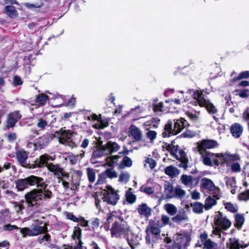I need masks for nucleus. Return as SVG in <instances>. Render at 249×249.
Masks as SVG:
<instances>
[{
  "instance_id": "f257e3e1",
  "label": "nucleus",
  "mask_w": 249,
  "mask_h": 249,
  "mask_svg": "<svg viewBox=\"0 0 249 249\" xmlns=\"http://www.w3.org/2000/svg\"><path fill=\"white\" fill-rule=\"evenodd\" d=\"M54 160V157H51L48 154L42 155L39 157V159L36 160V166L33 165V168L36 167L41 168L45 165L48 170L57 177L58 183L62 184L65 192H67L69 189L72 192H74L79 186L78 181L74 180L72 178L70 181L66 180V178H68L69 174L65 171L64 168L60 164L48 163L49 160L53 161Z\"/></svg>"
},
{
  "instance_id": "f03ea898",
  "label": "nucleus",
  "mask_w": 249,
  "mask_h": 249,
  "mask_svg": "<svg viewBox=\"0 0 249 249\" xmlns=\"http://www.w3.org/2000/svg\"><path fill=\"white\" fill-rule=\"evenodd\" d=\"M42 189H34L25 196L28 207L33 208L32 210L37 209L42 200H49L53 196L51 191L45 188L43 189L44 191Z\"/></svg>"
},
{
  "instance_id": "7ed1b4c3",
  "label": "nucleus",
  "mask_w": 249,
  "mask_h": 249,
  "mask_svg": "<svg viewBox=\"0 0 249 249\" xmlns=\"http://www.w3.org/2000/svg\"><path fill=\"white\" fill-rule=\"evenodd\" d=\"M174 126H173V122L171 120H169L165 124L164 128V132L162 135L163 137H168L171 135H174L179 133L186 126L189 124L186 120L181 118L180 119H175L173 120Z\"/></svg>"
},
{
  "instance_id": "20e7f679",
  "label": "nucleus",
  "mask_w": 249,
  "mask_h": 249,
  "mask_svg": "<svg viewBox=\"0 0 249 249\" xmlns=\"http://www.w3.org/2000/svg\"><path fill=\"white\" fill-rule=\"evenodd\" d=\"M131 228L128 223L123 218L119 217V220H116L112 224L110 229L111 236L115 238H125L131 232Z\"/></svg>"
},
{
  "instance_id": "39448f33",
  "label": "nucleus",
  "mask_w": 249,
  "mask_h": 249,
  "mask_svg": "<svg viewBox=\"0 0 249 249\" xmlns=\"http://www.w3.org/2000/svg\"><path fill=\"white\" fill-rule=\"evenodd\" d=\"M16 187L19 191H22L27 188L29 185H36L37 187L41 189L46 188L47 186L42 178L35 176H30L24 179H18L16 183Z\"/></svg>"
},
{
  "instance_id": "423d86ee",
  "label": "nucleus",
  "mask_w": 249,
  "mask_h": 249,
  "mask_svg": "<svg viewBox=\"0 0 249 249\" xmlns=\"http://www.w3.org/2000/svg\"><path fill=\"white\" fill-rule=\"evenodd\" d=\"M166 148L179 160L177 165L186 170L188 167V159L185 152L182 149L178 150V146L173 143L166 145Z\"/></svg>"
},
{
  "instance_id": "0eeeda50",
  "label": "nucleus",
  "mask_w": 249,
  "mask_h": 249,
  "mask_svg": "<svg viewBox=\"0 0 249 249\" xmlns=\"http://www.w3.org/2000/svg\"><path fill=\"white\" fill-rule=\"evenodd\" d=\"M160 227H159L157 223L150 221L146 229V235L145 240L146 243L150 244L156 242L160 238Z\"/></svg>"
},
{
  "instance_id": "6e6552de",
  "label": "nucleus",
  "mask_w": 249,
  "mask_h": 249,
  "mask_svg": "<svg viewBox=\"0 0 249 249\" xmlns=\"http://www.w3.org/2000/svg\"><path fill=\"white\" fill-rule=\"evenodd\" d=\"M213 221L217 228L213 232L217 235L220 234L222 230H227L231 224V222L219 211L215 213Z\"/></svg>"
},
{
  "instance_id": "1a4fd4ad",
  "label": "nucleus",
  "mask_w": 249,
  "mask_h": 249,
  "mask_svg": "<svg viewBox=\"0 0 249 249\" xmlns=\"http://www.w3.org/2000/svg\"><path fill=\"white\" fill-rule=\"evenodd\" d=\"M101 194L103 195V202L108 204L115 205L119 199V196L111 186L106 185L104 189H102Z\"/></svg>"
},
{
  "instance_id": "9d476101",
  "label": "nucleus",
  "mask_w": 249,
  "mask_h": 249,
  "mask_svg": "<svg viewBox=\"0 0 249 249\" xmlns=\"http://www.w3.org/2000/svg\"><path fill=\"white\" fill-rule=\"evenodd\" d=\"M19 229L23 238L27 236H37L42 233H45L48 230L46 226H40L37 225H33L32 228L25 227L19 228Z\"/></svg>"
},
{
  "instance_id": "9b49d317",
  "label": "nucleus",
  "mask_w": 249,
  "mask_h": 249,
  "mask_svg": "<svg viewBox=\"0 0 249 249\" xmlns=\"http://www.w3.org/2000/svg\"><path fill=\"white\" fill-rule=\"evenodd\" d=\"M190 241V235L188 233H178L174 247L171 248L167 246V249H185L189 245Z\"/></svg>"
},
{
  "instance_id": "f8f14e48",
  "label": "nucleus",
  "mask_w": 249,
  "mask_h": 249,
  "mask_svg": "<svg viewBox=\"0 0 249 249\" xmlns=\"http://www.w3.org/2000/svg\"><path fill=\"white\" fill-rule=\"evenodd\" d=\"M203 193L205 191L216 199H219L221 197V193L219 188L216 187L213 182L210 179L203 178Z\"/></svg>"
},
{
  "instance_id": "ddd939ff",
  "label": "nucleus",
  "mask_w": 249,
  "mask_h": 249,
  "mask_svg": "<svg viewBox=\"0 0 249 249\" xmlns=\"http://www.w3.org/2000/svg\"><path fill=\"white\" fill-rule=\"evenodd\" d=\"M60 143L67 145L71 148L75 147L77 143L74 141V133L70 132L69 130H64L62 131L61 136L59 138Z\"/></svg>"
},
{
  "instance_id": "4468645a",
  "label": "nucleus",
  "mask_w": 249,
  "mask_h": 249,
  "mask_svg": "<svg viewBox=\"0 0 249 249\" xmlns=\"http://www.w3.org/2000/svg\"><path fill=\"white\" fill-rule=\"evenodd\" d=\"M16 154L18 161L23 167L28 168H34L33 165H34V164L31 165L26 163V160L28 157V153L24 149H18L16 151ZM35 166H36V164Z\"/></svg>"
},
{
  "instance_id": "2eb2a0df",
  "label": "nucleus",
  "mask_w": 249,
  "mask_h": 249,
  "mask_svg": "<svg viewBox=\"0 0 249 249\" xmlns=\"http://www.w3.org/2000/svg\"><path fill=\"white\" fill-rule=\"evenodd\" d=\"M140 119H144L142 123V126L146 130H150L152 127L157 128L160 120L157 118L151 117H143Z\"/></svg>"
},
{
  "instance_id": "dca6fc26",
  "label": "nucleus",
  "mask_w": 249,
  "mask_h": 249,
  "mask_svg": "<svg viewBox=\"0 0 249 249\" xmlns=\"http://www.w3.org/2000/svg\"><path fill=\"white\" fill-rule=\"evenodd\" d=\"M180 180L185 186L192 188L198 185L199 178H193L191 176L183 175L180 177Z\"/></svg>"
},
{
  "instance_id": "f3484780",
  "label": "nucleus",
  "mask_w": 249,
  "mask_h": 249,
  "mask_svg": "<svg viewBox=\"0 0 249 249\" xmlns=\"http://www.w3.org/2000/svg\"><path fill=\"white\" fill-rule=\"evenodd\" d=\"M203 107L205 108L208 113L213 115V119L217 122L218 121V118L214 115L217 113L218 110L215 106L209 100L206 99L203 96Z\"/></svg>"
},
{
  "instance_id": "a211bd4d",
  "label": "nucleus",
  "mask_w": 249,
  "mask_h": 249,
  "mask_svg": "<svg viewBox=\"0 0 249 249\" xmlns=\"http://www.w3.org/2000/svg\"><path fill=\"white\" fill-rule=\"evenodd\" d=\"M187 94H193V100L191 101V103L197 106L199 105L200 107H202V92L201 91L194 90L193 89H189L187 92Z\"/></svg>"
},
{
  "instance_id": "6ab92c4d",
  "label": "nucleus",
  "mask_w": 249,
  "mask_h": 249,
  "mask_svg": "<svg viewBox=\"0 0 249 249\" xmlns=\"http://www.w3.org/2000/svg\"><path fill=\"white\" fill-rule=\"evenodd\" d=\"M53 138V136L51 134H44L37 139L35 145L40 149L43 148L49 144Z\"/></svg>"
},
{
  "instance_id": "aec40b11",
  "label": "nucleus",
  "mask_w": 249,
  "mask_h": 249,
  "mask_svg": "<svg viewBox=\"0 0 249 249\" xmlns=\"http://www.w3.org/2000/svg\"><path fill=\"white\" fill-rule=\"evenodd\" d=\"M132 249H134L136 246L139 244L140 237L135 233H134L131 229V232L125 237Z\"/></svg>"
},
{
  "instance_id": "412c9836",
  "label": "nucleus",
  "mask_w": 249,
  "mask_h": 249,
  "mask_svg": "<svg viewBox=\"0 0 249 249\" xmlns=\"http://www.w3.org/2000/svg\"><path fill=\"white\" fill-rule=\"evenodd\" d=\"M172 220L176 223L180 224L188 221L189 217L186 212L184 210H181L178 211L176 216L172 217Z\"/></svg>"
},
{
  "instance_id": "4be33fe9",
  "label": "nucleus",
  "mask_w": 249,
  "mask_h": 249,
  "mask_svg": "<svg viewBox=\"0 0 249 249\" xmlns=\"http://www.w3.org/2000/svg\"><path fill=\"white\" fill-rule=\"evenodd\" d=\"M216 158V155L214 153L208 151L203 152V164L207 166H213Z\"/></svg>"
},
{
  "instance_id": "5701e85b",
  "label": "nucleus",
  "mask_w": 249,
  "mask_h": 249,
  "mask_svg": "<svg viewBox=\"0 0 249 249\" xmlns=\"http://www.w3.org/2000/svg\"><path fill=\"white\" fill-rule=\"evenodd\" d=\"M53 122V121H50L48 116H43L37 119L36 126L39 131L44 130L46 127L49 126Z\"/></svg>"
},
{
  "instance_id": "b1692460",
  "label": "nucleus",
  "mask_w": 249,
  "mask_h": 249,
  "mask_svg": "<svg viewBox=\"0 0 249 249\" xmlns=\"http://www.w3.org/2000/svg\"><path fill=\"white\" fill-rule=\"evenodd\" d=\"M21 117V115L18 111L11 113L8 116L7 127L10 128L14 126L16 123L20 119Z\"/></svg>"
},
{
  "instance_id": "393cba45",
  "label": "nucleus",
  "mask_w": 249,
  "mask_h": 249,
  "mask_svg": "<svg viewBox=\"0 0 249 249\" xmlns=\"http://www.w3.org/2000/svg\"><path fill=\"white\" fill-rule=\"evenodd\" d=\"M203 249H218V244L208 238L206 233L203 232Z\"/></svg>"
},
{
  "instance_id": "a878e982",
  "label": "nucleus",
  "mask_w": 249,
  "mask_h": 249,
  "mask_svg": "<svg viewBox=\"0 0 249 249\" xmlns=\"http://www.w3.org/2000/svg\"><path fill=\"white\" fill-rule=\"evenodd\" d=\"M243 131V126L238 123L233 124L230 128V131L232 136L235 138L240 137Z\"/></svg>"
},
{
  "instance_id": "bb28decb",
  "label": "nucleus",
  "mask_w": 249,
  "mask_h": 249,
  "mask_svg": "<svg viewBox=\"0 0 249 249\" xmlns=\"http://www.w3.org/2000/svg\"><path fill=\"white\" fill-rule=\"evenodd\" d=\"M81 229L78 227H74L73 228V233L71 235L72 238L74 239H77L78 240V244L73 248V249H82V244L81 241Z\"/></svg>"
},
{
  "instance_id": "cd10ccee",
  "label": "nucleus",
  "mask_w": 249,
  "mask_h": 249,
  "mask_svg": "<svg viewBox=\"0 0 249 249\" xmlns=\"http://www.w3.org/2000/svg\"><path fill=\"white\" fill-rule=\"evenodd\" d=\"M129 132L132 137L136 141L142 140V134L141 130L134 124H131L129 127Z\"/></svg>"
},
{
  "instance_id": "c85d7f7f",
  "label": "nucleus",
  "mask_w": 249,
  "mask_h": 249,
  "mask_svg": "<svg viewBox=\"0 0 249 249\" xmlns=\"http://www.w3.org/2000/svg\"><path fill=\"white\" fill-rule=\"evenodd\" d=\"M218 143L217 141L214 140L203 139V152L207 151V149H213L217 147Z\"/></svg>"
},
{
  "instance_id": "c756f323",
  "label": "nucleus",
  "mask_w": 249,
  "mask_h": 249,
  "mask_svg": "<svg viewBox=\"0 0 249 249\" xmlns=\"http://www.w3.org/2000/svg\"><path fill=\"white\" fill-rule=\"evenodd\" d=\"M107 151L108 154L111 153L117 152L120 148V146L115 142L109 141L105 144Z\"/></svg>"
},
{
  "instance_id": "7c9ffc66",
  "label": "nucleus",
  "mask_w": 249,
  "mask_h": 249,
  "mask_svg": "<svg viewBox=\"0 0 249 249\" xmlns=\"http://www.w3.org/2000/svg\"><path fill=\"white\" fill-rule=\"evenodd\" d=\"M146 132L145 133V138L148 140L149 143L153 144L157 138V132L151 129L146 130Z\"/></svg>"
},
{
  "instance_id": "2f4dec72",
  "label": "nucleus",
  "mask_w": 249,
  "mask_h": 249,
  "mask_svg": "<svg viewBox=\"0 0 249 249\" xmlns=\"http://www.w3.org/2000/svg\"><path fill=\"white\" fill-rule=\"evenodd\" d=\"M216 197H213L212 195L209 196L205 201V205H203V208H204L206 210H209L212 207V206L216 204Z\"/></svg>"
},
{
  "instance_id": "473e14b6",
  "label": "nucleus",
  "mask_w": 249,
  "mask_h": 249,
  "mask_svg": "<svg viewBox=\"0 0 249 249\" xmlns=\"http://www.w3.org/2000/svg\"><path fill=\"white\" fill-rule=\"evenodd\" d=\"M138 211L141 215L145 217H148L151 215V209L147 207L146 204H142L140 205Z\"/></svg>"
},
{
  "instance_id": "72a5a7b5",
  "label": "nucleus",
  "mask_w": 249,
  "mask_h": 249,
  "mask_svg": "<svg viewBox=\"0 0 249 249\" xmlns=\"http://www.w3.org/2000/svg\"><path fill=\"white\" fill-rule=\"evenodd\" d=\"M165 173L171 178H174L179 174V170L173 166H169L165 168Z\"/></svg>"
},
{
  "instance_id": "f704fd0d",
  "label": "nucleus",
  "mask_w": 249,
  "mask_h": 249,
  "mask_svg": "<svg viewBox=\"0 0 249 249\" xmlns=\"http://www.w3.org/2000/svg\"><path fill=\"white\" fill-rule=\"evenodd\" d=\"M164 194L168 198H172L175 197V189L174 190L172 185L169 184L164 185Z\"/></svg>"
},
{
  "instance_id": "c9c22d12",
  "label": "nucleus",
  "mask_w": 249,
  "mask_h": 249,
  "mask_svg": "<svg viewBox=\"0 0 249 249\" xmlns=\"http://www.w3.org/2000/svg\"><path fill=\"white\" fill-rule=\"evenodd\" d=\"M244 217L243 215L238 213L235 215V223L234 225L237 229L240 230L244 222Z\"/></svg>"
},
{
  "instance_id": "e433bc0d",
  "label": "nucleus",
  "mask_w": 249,
  "mask_h": 249,
  "mask_svg": "<svg viewBox=\"0 0 249 249\" xmlns=\"http://www.w3.org/2000/svg\"><path fill=\"white\" fill-rule=\"evenodd\" d=\"M107 149L105 145L101 146L97 149L93 154V156L95 158L101 157L105 155L108 154Z\"/></svg>"
},
{
  "instance_id": "4c0bfd02",
  "label": "nucleus",
  "mask_w": 249,
  "mask_h": 249,
  "mask_svg": "<svg viewBox=\"0 0 249 249\" xmlns=\"http://www.w3.org/2000/svg\"><path fill=\"white\" fill-rule=\"evenodd\" d=\"M164 208L167 213L170 215H174L177 213V208L172 204H166L164 206Z\"/></svg>"
},
{
  "instance_id": "58836bf2",
  "label": "nucleus",
  "mask_w": 249,
  "mask_h": 249,
  "mask_svg": "<svg viewBox=\"0 0 249 249\" xmlns=\"http://www.w3.org/2000/svg\"><path fill=\"white\" fill-rule=\"evenodd\" d=\"M49 99V98L47 95L41 93L36 96V102L40 106H43L45 105Z\"/></svg>"
},
{
  "instance_id": "ea45409f",
  "label": "nucleus",
  "mask_w": 249,
  "mask_h": 249,
  "mask_svg": "<svg viewBox=\"0 0 249 249\" xmlns=\"http://www.w3.org/2000/svg\"><path fill=\"white\" fill-rule=\"evenodd\" d=\"M86 170L89 181L90 183L94 182L95 180V172L94 169L88 167L87 168Z\"/></svg>"
},
{
  "instance_id": "a19ab883",
  "label": "nucleus",
  "mask_w": 249,
  "mask_h": 249,
  "mask_svg": "<svg viewBox=\"0 0 249 249\" xmlns=\"http://www.w3.org/2000/svg\"><path fill=\"white\" fill-rule=\"evenodd\" d=\"M5 13L11 17H15L17 16V12L13 6H7L5 8Z\"/></svg>"
},
{
  "instance_id": "79ce46f5",
  "label": "nucleus",
  "mask_w": 249,
  "mask_h": 249,
  "mask_svg": "<svg viewBox=\"0 0 249 249\" xmlns=\"http://www.w3.org/2000/svg\"><path fill=\"white\" fill-rule=\"evenodd\" d=\"M169 222V217L165 215H162L161 216V218L158 220L156 223H157V225L159 227L161 228L168 224Z\"/></svg>"
},
{
  "instance_id": "37998d69",
  "label": "nucleus",
  "mask_w": 249,
  "mask_h": 249,
  "mask_svg": "<svg viewBox=\"0 0 249 249\" xmlns=\"http://www.w3.org/2000/svg\"><path fill=\"white\" fill-rule=\"evenodd\" d=\"M216 158H215L214 163L215 165L224 164L226 161V158L222 154H215Z\"/></svg>"
},
{
  "instance_id": "c03bdc74",
  "label": "nucleus",
  "mask_w": 249,
  "mask_h": 249,
  "mask_svg": "<svg viewBox=\"0 0 249 249\" xmlns=\"http://www.w3.org/2000/svg\"><path fill=\"white\" fill-rule=\"evenodd\" d=\"M188 118L192 121H196L200 117V112L195 111V113L187 111L185 113Z\"/></svg>"
},
{
  "instance_id": "a18cd8bd",
  "label": "nucleus",
  "mask_w": 249,
  "mask_h": 249,
  "mask_svg": "<svg viewBox=\"0 0 249 249\" xmlns=\"http://www.w3.org/2000/svg\"><path fill=\"white\" fill-rule=\"evenodd\" d=\"M130 175L128 172H123L119 177V181L126 183L128 181Z\"/></svg>"
},
{
  "instance_id": "49530a36",
  "label": "nucleus",
  "mask_w": 249,
  "mask_h": 249,
  "mask_svg": "<svg viewBox=\"0 0 249 249\" xmlns=\"http://www.w3.org/2000/svg\"><path fill=\"white\" fill-rule=\"evenodd\" d=\"M119 158L118 156H109L106 158L107 162L109 166H113L117 162Z\"/></svg>"
},
{
  "instance_id": "de8ad7c7",
  "label": "nucleus",
  "mask_w": 249,
  "mask_h": 249,
  "mask_svg": "<svg viewBox=\"0 0 249 249\" xmlns=\"http://www.w3.org/2000/svg\"><path fill=\"white\" fill-rule=\"evenodd\" d=\"M193 150L195 152L199 153L202 157V141L196 143L193 147Z\"/></svg>"
},
{
  "instance_id": "09e8293b",
  "label": "nucleus",
  "mask_w": 249,
  "mask_h": 249,
  "mask_svg": "<svg viewBox=\"0 0 249 249\" xmlns=\"http://www.w3.org/2000/svg\"><path fill=\"white\" fill-rule=\"evenodd\" d=\"M104 173L106 174V178H113L117 177V173L112 168L107 169Z\"/></svg>"
},
{
  "instance_id": "8fccbe9b",
  "label": "nucleus",
  "mask_w": 249,
  "mask_h": 249,
  "mask_svg": "<svg viewBox=\"0 0 249 249\" xmlns=\"http://www.w3.org/2000/svg\"><path fill=\"white\" fill-rule=\"evenodd\" d=\"M191 207L195 213H200L202 212V204L200 202H195L191 204Z\"/></svg>"
},
{
  "instance_id": "3c124183",
  "label": "nucleus",
  "mask_w": 249,
  "mask_h": 249,
  "mask_svg": "<svg viewBox=\"0 0 249 249\" xmlns=\"http://www.w3.org/2000/svg\"><path fill=\"white\" fill-rule=\"evenodd\" d=\"M131 189L130 188L129 191L126 193V200L130 203H134L136 200V196L130 192Z\"/></svg>"
},
{
  "instance_id": "603ef678",
  "label": "nucleus",
  "mask_w": 249,
  "mask_h": 249,
  "mask_svg": "<svg viewBox=\"0 0 249 249\" xmlns=\"http://www.w3.org/2000/svg\"><path fill=\"white\" fill-rule=\"evenodd\" d=\"M38 241L40 244H45L47 242H51V236L48 234H45L42 236H39L38 238Z\"/></svg>"
},
{
  "instance_id": "864d4df0",
  "label": "nucleus",
  "mask_w": 249,
  "mask_h": 249,
  "mask_svg": "<svg viewBox=\"0 0 249 249\" xmlns=\"http://www.w3.org/2000/svg\"><path fill=\"white\" fill-rule=\"evenodd\" d=\"M119 217L120 216L117 215V213L116 212H112L111 213L108 214L107 217V220L110 222L112 220H119Z\"/></svg>"
},
{
  "instance_id": "5fc2aeb1",
  "label": "nucleus",
  "mask_w": 249,
  "mask_h": 249,
  "mask_svg": "<svg viewBox=\"0 0 249 249\" xmlns=\"http://www.w3.org/2000/svg\"><path fill=\"white\" fill-rule=\"evenodd\" d=\"M226 185L228 187H231V188H236V180L233 177L232 178H226Z\"/></svg>"
},
{
  "instance_id": "6e6d98bb",
  "label": "nucleus",
  "mask_w": 249,
  "mask_h": 249,
  "mask_svg": "<svg viewBox=\"0 0 249 249\" xmlns=\"http://www.w3.org/2000/svg\"><path fill=\"white\" fill-rule=\"evenodd\" d=\"M43 3L41 2L36 3L34 4H31V3H24V5L26 7H27L29 9H32L33 8H39L43 6Z\"/></svg>"
},
{
  "instance_id": "4d7b16f0",
  "label": "nucleus",
  "mask_w": 249,
  "mask_h": 249,
  "mask_svg": "<svg viewBox=\"0 0 249 249\" xmlns=\"http://www.w3.org/2000/svg\"><path fill=\"white\" fill-rule=\"evenodd\" d=\"M249 77V71H245L240 73L238 76L233 79V81L239 80L242 79H247Z\"/></svg>"
},
{
  "instance_id": "13d9d810",
  "label": "nucleus",
  "mask_w": 249,
  "mask_h": 249,
  "mask_svg": "<svg viewBox=\"0 0 249 249\" xmlns=\"http://www.w3.org/2000/svg\"><path fill=\"white\" fill-rule=\"evenodd\" d=\"M153 110L155 112L158 113L162 111L163 107V103L162 102H159L158 104H154L153 105Z\"/></svg>"
},
{
  "instance_id": "bf43d9fd",
  "label": "nucleus",
  "mask_w": 249,
  "mask_h": 249,
  "mask_svg": "<svg viewBox=\"0 0 249 249\" xmlns=\"http://www.w3.org/2000/svg\"><path fill=\"white\" fill-rule=\"evenodd\" d=\"M186 192L184 190L178 187L175 188V197L182 198L185 196Z\"/></svg>"
},
{
  "instance_id": "052dcab7",
  "label": "nucleus",
  "mask_w": 249,
  "mask_h": 249,
  "mask_svg": "<svg viewBox=\"0 0 249 249\" xmlns=\"http://www.w3.org/2000/svg\"><path fill=\"white\" fill-rule=\"evenodd\" d=\"M121 164L124 166L130 167L132 164V161L129 157L125 156L124 157Z\"/></svg>"
},
{
  "instance_id": "680f3d73",
  "label": "nucleus",
  "mask_w": 249,
  "mask_h": 249,
  "mask_svg": "<svg viewBox=\"0 0 249 249\" xmlns=\"http://www.w3.org/2000/svg\"><path fill=\"white\" fill-rule=\"evenodd\" d=\"M238 198L240 200H248L249 199V190L246 191L238 195Z\"/></svg>"
},
{
  "instance_id": "e2e57ef3",
  "label": "nucleus",
  "mask_w": 249,
  "mask_h": 249,
  "mask_svg": "<svg viewBox=\"0 0 249 249\" xmlns=\"http://www.w3.org/2000/svg\"><path fill=\"white\" fill-rule=\"evenodd\" d=\"M225 208L229 211L235 213L237 212V209L235 208L231 202H227L225 204Z\"/></svg>"
},
{
  "instance_id": "0e129e2a",
  "label": "nucleus",
  "mask_w": 249,
  "mask_h": 249,
  "mask_svg": "<svg viewBox=\"0 0 249 249\" xmlns=\"http://www.w3.org/2000/svg\"><path fill=\"white\" fill-rule=\"evenodd\" d=\"M231 168L233 172H240L241 167L239 163L238 162H233L231 165Z\"/></svg>"
},
{
  "instance_id": "69168bd1",
  "label": "nucleus",
  "mask_w": 249,
  "mask_h": 249,
  "mask_svg": "<svg viewBox=\"0 0 249 249\" xmlns=\"http://www.w3.org/2000/svg\"><path fill=\"white\" fill-rule=\"evenodd\" d=\"M106 174L104 173L99 175L98 177V180L96 183V185L103 184L106 180Z\"/></svg>"
},
{
  "instance_id": "338daca9",
  "label": "nucleus",
  "mask_w": 249,
  "mask_h": 249,
  "mask_svg": "<svg viewBox=\"0 0 249 249\" xmlns=\"http://www.w3.org/2000/svg\"><path fill=\"white\" fill-rule=\"evenodd\" d=\"M19 229L18 226L16 225H11L10 224H6L3 226V229L4 231H11L14 230H17Z\"/></svg>"
},
{
  "instance_id": "774afa93",
  "label": "nucleus",
  "mask_w": 249,
  "mask_h": 249,
  "mask_svg": "<svg viewBox=\"0 0 249 249\" xmlns=\"http://www.w3.org/2000/svg\"><path fill=\"white\" fill-rule=\"evenodd\" d=\"M238 95L241 98H246L249 96V90L245 89L238 91Z\"/></svg>"
}]
</instances>
